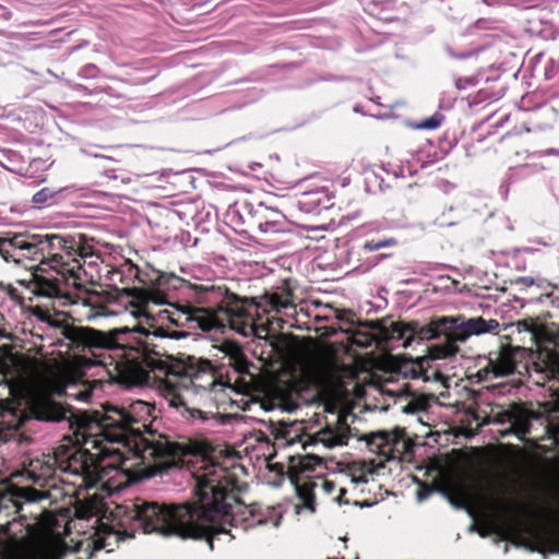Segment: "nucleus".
Here are the masks:
<instances>
[{"instance_id":"ddd939ff","label":"nucleus","mask_w":559,"mask_h":559,"mask_svg":"<svg viewBox=\"0 0 559 559\" xmlns=\"http://www.w3.org/2000/svg\"><path fill=\"white\" fill-rule=\"evenodd\" d=\"M524 348L520 346H501L498 350L489 354L488 364L481 369L487 378L506 377L516 370L519 358Z\"/></svg>"},{"instance_id":"aec40b11","label":"nucleus","mask_w":559,"mask_h":559,"mask_svg":"<svg viewBox=\"0 0 559 559\" xmlns=\"http://www.w3.org/2000/svg\"><path fill=\"white\" fill-rule=\"evenodd\" d=\"M218 349L229 358V365H231L239 373L248 371V361L241 349V347L231 341H224Z\"/></svg>"},{"instance_id":"2eb2a0df","label":"nucleus","mask_w":559,"mask_h":559,"mask_svg":"<svg viewBox=\"0 0 559 559\" xmlns=\"http://www.w3.org/2000/svg\"><path fill=\"white\" fill-rule=\"evenodd\" d=\"M49 496L48 490L10 486L5 490H0V513L8 510H13L14 513H19L22 509V500L25 502H37L48 499Z\"/></svg>"},{"instance_id":"4468645a","label":"nucleus","mask_w":559,"mask_h":559,"mask_svg":"<svg viewBox=\"0 0 559 559\" xmlns=\"http://www.w3.org/2000/svg\"><path fill=\"white\" fill-rule=\"evenodd\" d=\"M350 428L347 418L343 414H337L334 420L328 421L311 436V442L314 445H322L326 450L346 445L349 439Z\"/></svg>"},{"instance_id":"b1692460","label":"nucleus","mask_w":559,"mask_h":559,"mask_svg":"<svg viewBox=\"0 0 559 559\" xmlns=\"http://www.w3.org/2000/svg\"><path fill=\"white\" fill-rule=\"evenodd\" d=\"M68 189L69 188L51 189V188L45 187V188L40 189L39 191H37L33 195L32 201H33V203H35L37 205H41L49 201H52L59 193H61Z\"/></svg>"},{"instance_id":"4c0bfd02","label":"nucleus","mask_w":559,"mask_h":559,"mask_svg":"<svg viewBox=\"0 0 559 559\" xmlns=\"http://www.w3.org/2000/svg\"><path fill=\"white\" fill-rule=\"evenodd\" d=\"M21 424V420L19 419V421L14 425L15 428H17Z\"/></svg>"},{"instance_id":"c756f323","label":"nucleus","mask_w":559,"mask_h":559,"mask_svg":"<svg viewBox=\"0 0 559 559\" xmlns=\"http://www.w3.org/2000/svg\"><path fill=\"white\" fill-rule=\"evenodd\" d=\"M423 408V403L418 401H409L406 405L403 406L402 411L405 414H415Z\"/></svg>"},{"instance_id":"7ed1b4c3","label":"nucleus","mask_w":559,"mask_h":559,"mask_svg":"<svg viewBox=\"0 0 559 559\" xmlns=\"http://www.w3.org/2000/svg\"><path fill=\"white\" fill-rule=\"evenodd\" d=\"M50 326L59 330L60 335L69 341L68 346L91 354L82 366H103L109 376L116 380L139 383L144 379L142 354L129 344L128 338L133 333L127 328L102 332L91 328L71 325L62 320L46 316L41 318Z\"/></svg>"},{"instance_id":"bb28decb","label":"nucleus","mask_w":559,"mask_h":559,"mask_svg":"<svg viewBox=\"0 0 559 559\" xmlns=\"http://www.w3.org/2000/svg\"><path fill=\"white\" fill-rule=\"evenodd\" d=\"M70 550V547L67 546L62 540L60 539H57V540H53L50 545V554L56 557V558H59V557H62L64 556L68 551Z\"/></svg>"},{"instance_id":"0eeeda50","label":"nucleus","mask_w":559,"mask_h":559,"mask_svg":"<svg viewBox=\"0 0 559 559\" xmlns=\"http://www.w3.org/2000/svg\"><path fill=\"white\" fill-rule=\"evenodd\" d=\"M72 246L60 235H28L0 238V255L5 261L19 263L22 259L38 262L41 270H55L68 286L81 287V264L75 259L66 260Z\"/></svg>"},{"instance_id":"4be33fe9","label":"nucleus","mask_w":559,"mask_h":559,"mask_svg":"<svg viewBox=\"0 0 559 559\" xmlns=\"http://www.w3.org/2000/svg\"><path fill=\"white\" fill-rule=\"evenodd\" d=\"M412 333L411 323L404 324L401 322L391 323L390 328L382 331V336L385 341L405 342L407 336ZM404 343H402L403 345Z\"/></svg>"},{"instance_id":"5701e85b","label":"nucleus","mask_w":559,"mask_h":559,"mask_svg":"<svg viewBox=\"0 0 559 559\" xmlns=\"http://www.w3.org/2000/svg\"><path fill=\"white\" fill-rule=\"evenodd\" d=\"M10 522L0 525V559H20L19 555L11 548L3 534L9 531Z\"/></svg>"},{"instance_id":"f3484780","label":"nucleus","mask_w":559,"mask_h":559,"mask_svg":"<svg viewBox=\"0 0 559 559\" xmlns=\"http://www.w3.org/2000/svg\"><path fill=\"white\" fill-rule=\"evenodd\" d=\"M258 226L264 234H280L290 230V224L285 215L271 207L263 211Z\"/></svg>"},{"instance_id":"7c9ffc66","label":"nucleus","mask_w":559,"mask_h":559,"mask_svg":"<svg viewBox=\"0 0 559 559\" xmlns=\"http://www.w3.org/2000/svg\"><path fill=\"white\" fill-rule=\"evenodd\" d=\"M441 123V120L437 117H431L429 119H426L423 121V123L420 124L421 128L424 129H429V130H433V129H437Z\"/></svg>"},{"instance_id":"e433bc0d","label":"nucleus","mask_w":559,"mask_h":559,"mask_svg":"<svg viewBox=\"0 0 559 559\" xmlns=\"http://www.w3.org/2000/svg\"><path fill=\"white\" fill-rule=\"evenodd\" d=\"M173 322H174L175 324H177V325H178V324H183V322L179 323V321H178V320H174V319H173Z\"/></svg>"},{"instance_id":"6ab92c4d","label":"nucleus","mask_w":559,"mask_h":559,"mask_svg":"<svg viewBox=\"0 0 559 559\" xmlns=\"http://www.w3.org/2000/svg\"><path fill=\"white\" fill-rule=\"evenodd\" d=\"M70 381V369L64 365H57L50 368L47 374L43 378L46 390L57 394H62L67 383Z\"/></svg>"},{"instance_id":"39448f33","label":"nucleus","mask_w":559,"mask_h":559,"mask_svg":"<svg viewBox=\"0 0 559 559\" xmlns=\"http://www.w3.org/2000/svg\"><path fill=\"white\" fill-rule=\"evenodd\" d=\"M35 417L39 420L64 423L72 435L66 437L71 444L57 448L53 462L58 471L67 477L80 480L79 487L92 488L98 463L104 453L106 440L104 436L80 433L83 418H91L88 413L74 414L51 400H43L33 407Z\"/></svg>"},{"instance_id":"f704fd0d","label":"nucleus","mask_w":559,"mask_h":559,"mask_svg":"<svg viewBox=\"0 0 559 559\" xmlns=\"http://www.w3.org/2000/svg\"><path fill=\"white\" fill-rule=\"evenodd\" d=\"M80 254H81L82 257H86V255H88V254H90V252H88L87 250H85L84 248H82V250H81Z\"/></svg>"},{"instance_id":"a878e982","label":"nucleus","mask_w":559,"mask_h":559,"mask_svg":"<svg viewBox=\"0 0 559 559\" xmlns=\"http://www.w3.org/2000/svg\"><path fill=\"white\" fill-rule=\"evenodd\" d=\"M328 195L324 191H312L305 193V203L312 204L317 206L328 207V204L323 203V199Z\"/></svg>"},{"instance_id":"423d86ee","label":"nucleus","mask_w":559,"mask_h":559,"mask_svg":"<svg viewBox=\"0 0 559 559\" xmlns=\"http://www.w3.org/2000/svg\"><path fill=\"white\" fill-rule=\"evenodd\" d=\"M224 388L225 383L216 377V370L210 360L188 357L183 366L166 372L159 390L169 406L181 408V415L187 419L207 421L216 416L189 407L188 404L193 396L216 393Z\"/></svg>"},{"instance_id":"f8f14e48","label":"nucleus","mask_w":559,"mask_h":559,"mask_svg":"<svg viewBox=\"0 0 559 559\" xmlns=\"http://www.w3.org/2000/svg\"><path fill=\"white\" fill-rule=\"evenodd\" d=\"M534 418H536V415L523 405L511 404L508 408L492 413L489 423L508 425L507 428L498 431L501 438L514 435L520 440H524L525 435L531 430V421Z\"/></svg>"},{"instance_id":"9b49d317","label":"nucleus","mask_w":559,"mask_h":559,"mask_svg":"<svg viewBox=\"0 0 559 559\" xmlns=\"http://www.w3.org/2000/svg\"><path fill=\"white\" fill-rule=\"evenodd\" d=\"M371 453L382 456L385 461L401 457L412 449V442L405 437L402 428L378 430L361 437Z\"/></svg>"},{"instance_id":"2f4dec72","label":"nucleus","mask_w":559,"mask_h":559,"mask_svg":"<svg viewBox=\"0 0 559 559\" xmlns=\"http://www.w3.org/2000/svg\"><path fill=\"white\" fill-rule=\"evenodd\" d=\"M322 487L325 490V492L330 493L335 488V484L333 481H330V480H324L322 483Z\"/></svg>"},{"instance_id":"72a5a7b5","label":"nucleus","mask_w":559,"mask_h":559,"mask_svg":"<svg viewBox=\"0 0 559 559\" xmlns=\"http://www.w3.org/2000/svg\"><path fill=\"white\" fill-rule=\"evenodd\" d=\"M346 493V489L340 488V495L336 498V500L341 503L342 502V496Z\"/></svg>"},{"instance_id":"c9c22d12","label":"nucleus","mask_w":559,"mask_h":559,"mask_svg":"<svg viewBox=\"0 0 559 559\" xmlns=\"http://www.w3.org/2000/svg\"><path fill=\"white\" fill-rule=\"evenodd\" d=\"M63 480H64V481H68V483L75 484V480H74V479H73V480H71V479H69V478H64Z\"/></svg>"},{"instance_id":"cd10ccee","label":"nucleus","mask_w":559,"mask_h":559,"mask_svg":"<svg viewBox=\"0 0 559 559\" xmlns=\"http://www.w3.org/2000/svg\"><path fill=\"white\" fill-rule=\"evenodd\" d=\"M353 343L361 347H368L373 343V337L368 333L356 332L353 334Z\"/></svg>"},{"instance_id":"1a4fd4ad","label":"nucleus","mask_w":559,"mask_h":559,"mask_svg":"<svg viewBox=\"0 0 559 559\" xmlns=\"http://www.w3.org/2000/svg\"><path fill=\"white\" fill-rule=\"evenodd\" d=\"M103 451L95 476H93L95 478L94 487H99L112 495L123 490L131 483L129 469L133 465H127L130 460L127 454L134 450L118 444L111 445L106 441Z\"/></svg>"},{"instance_id":"dca6fc26","label":"nucleus","mask_w":559,"mask_h":559,"mask_svg":"<svg viewBox=\"0 0 559 559\" xmlns=\"http://www.w3.org/2000/svg\"><path fill=\"white\" fill-rule=\"evenodd\" d=\"M445 320H448V317H440L431 320L426 325H419L417 322H412V333L407 336L403 347L411 346L415 341L423 342L439 338L441 336L445 338V343H449V324L444 325Z\"/></svg>"},{"instance_id":"393cba45","label":"nucleus","mask_w":559,"mask_h":559,"mask_svg":"<svg viewBox=\"0 0 559 559\" xmlns=\"http://www.w3.org/2000/svg\"><path fill=\"white\" fill-rule=\"evenodd\" d=\"M396 243L394 238H385L382 240H369L364 243V249L367 251H377L382 248L391 247Z\"/></svg>"},{"instance_id":"9d476101","label":"nucleus","mask_w":559,"mask_h":559,"mask_svg":"<svg viewBox=\"0 0 559 559\" xmlns=\"http://www.w3.org/2000/svg\"><path fill=\"white\" fill-rule=\"evenodd\" d=\"M447 324H449V343L430 346L429 356L431 359H443L453 356L459 350L456 343H464L472 336L497 333L499 328V322L496 319H484L483 317H448V320L444 321V325Z\"/></svg>"},{"instance_id":"c85d7f7f","label":"nucleus","mask_w":559,"mask_h":559,"mask_svg":"<svg viewBox=\"0 0 559 559\" xmlns=\"http://www.w3.org/2000/svg\"><path fill=\"white\" fill-rule=\"evenodd\" d=\"M38 294L47 297H52L58 294L56 285L51 283H43L39 285Z\"/></svg>"},{"instance_id":"473e14b6","label":"nucleus","mask_w":559,"mask_h":559,"mask_svg":"<svg viewBox=\"0 0 559 559\" xmlns=\"http://www.w3.org/2000/svg\"><path fill=\"white\" fill-rule=\"evenodd\" d=\"M550 428L556 437L559 435V417L550 423Z\"/></svg>"},{"instance_id":"20e7f679","label":"nucleus","mask_w":559,"mask_h":559,"mask_svg":"<svg viewBox=\"0 0 559 559\" xmlns=\"http://www.w3.org/2000/svg\"><path fill=\"white\" fill-rule=\"evenodd\" d=\"M195 298L205 307L180 306L185 322L195 323L202 331L219 330L229 326L240 335L249 336L253 332L252 314L249 308L263 307L265 311H281L293 306L289 294H265L259 302L251 298H240L225 287L199 285Z\"/></svg>"},{"instance_id":"6e6552de","label":"nucleus","mask_w":559,"mask_h":559,"mask_svg":"<svg viewBox=\"0 0 559 559\" xmlns=\"http://www.w3.org/2000/svg\"><path fill=\"white\" fill-rule=\"evenodd\" d=\"M511 328L512 333L523 334L521 342L527 340L536 346L525 365L528 378L537 385H545L549 380L559 382V328L533 319L520 320Z\"/></svg>"},{"instance_id":"412c9836","label":"nucleus","mask_w":559,"mask_h":559,"mask_svg":"<svg viewBox=\"0 0 559 559\" xmlns=\"http://www.w3.org/2000/svg\"><path fill=\"white\" fill-rule=\"evenodd\" d=\"M135 296L145 305H164L167 301L166 294L157 287L146 286L135 288Z\"/></svg>"},{"instance_id":"a211bd4d","label":"nucleus","mask_w":559,"mask_h":559,"mask_svg":"<svg viewBox=\"0 0 559 559\" xmlns=\"http://www.w3.org/2000/svg\"><path fill=\"white\" fill-rule=\"evenodd\" d=\"M58 471L53 456L32 460L26 469L27 477L35 484L43 485L48 481Z\"/></svg>"},{"instance_id":"f257e3e1","label":"nucleus","mask_w":559,"mask_h":559,"mask_svg":"<svg viewBox=\"0 0 559 559\" xmlns=\"http://www.w3.org/2000/svg\"><path fill=\"white\" fill-rule=\"evenodd\" d=\"M195 500L177 506L139 501L126 506L128 518L140 522L144 533L181 538L206 537L210 547L219 535H227L222 522L233 515L237 504L231 493L234 477L213 462H204L195 473Z\"/></svg>"},{"instance_id":"f03ea898","label":"nucleus","mask_w":559,"mask_h":559,"mask_svg":"<svg viewBox=\"0 0 559 559\" xmlns=\"http://www.w3.org/2000/svg\"><path fill=\"white\" fill-rule=\"evenodd\" d=\"M154 406L144 401H134L127 408L104 406L102 411L88 413L83 418L80 433L104 436L111 445L132 448L133 456L142 463L151 464L163 471L178 464L181 456L197 454L200 445L186 438L174 441L166 436L144 437L153 418Z\"/></svg>"}]
</instances>
